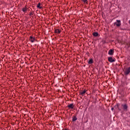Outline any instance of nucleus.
Listing matches in <instances>:
<instances>
[{
  "label": "nucleus",
  "instance_id": "f257e3e1",
  "mask_svg": "<svg viewBox=\"0 0 130 130\" xmlns=\"http://www.w3.org/2000/svg\"><path fill=\"white\" fill-rule=\"evenodd\" d=\"M124 75L125 76H128L130 73V67L124 68L123 70Z\"/></svg>",
  "mask_w": 130,
  "mask_h": 130
},
{
  "label": "nucleus",
  "instance_id": "f03ea898",
  "mask_svg": "<svg viewBox=\"0 0 130 130\" xmlns=\"http://www.w3.org/2000/svg\"><path fill=\"white\" fill-rule=\"evenodd\" d=\"M114 26H115V25H116V26L117 27H120V26L121 25V22L120 21V20H117L116 22L114 23Z\"/></svg>",
  "mask_w": 130,
  "mask_h": 130
},
{
  "label": "nucleus",
  "instance_id": "7ed1b4c3",
  "mask_svg": "<svg viewBox=\"0 0 130 130\" xmlns=\"http://www.w3.org/2000/svg\"><path fill=\"white\" fill-rule=\"evenodd\" d=\"M108 60L109 62H114L115 61V58H112V57H109Z\"/></svg>",
  "mask_w": 130,
  "mask_h": 130
},
{
  "label": "nucleus",
  "instance_id": "20e7f679",
  "mask_svg": "<svg viewBox=\"0 0 130 130\" xmlns=\"http://www.w3.org/2000/svg\"><path fill=\"white\" fill-rule=\"evenodd\" d=\"M67 107L69 108V109H74L75 108V105H74V104H69Z\"/></svg>",
  "mask_w": 130,
  "mask_h": 130
},
{
  "label": "nucleus",
  "instance_id": "39448f33",
  "mask_svg": "<svg viewBox=\"0 0 130 130\" xmlns=\"http://www.w3.org/2000/svg\"><path fill=\"white\" fill-rule=\"evenodd\" d=\"M35 40H36V39H35V38L32 37V36H30L29 37V41L31 42V43H33V42H35Z\"/></svg>",
  "mask_w": 130,
  "mask_h": 130
},
{
  "label": "nucleus",
  "instance_id": "423d86ee",
  "mask_svg": "<svg viewBox=\"0 0 130 130\" xmlns=\"http://www.w3.org/2000/svg\"><path fill=\"white\" fill-rule=\"evenodd\" d=\"M54 33L56 34H60V33H61V29H59L58 28L55 29L54 30Z\"/></svg>",
  "mask_w": 130,
  "mask_h": 130
},
{
  "label": "nucleus",
  "instance_id": "0eeeda50",
  "mask_svg": "<svg viewBox=\"0 0 130 130\" xmlns=\"http://www.w3.org/2000/svg\"><path fill=\"white\" fill-rule=\"evenodd\" d=\"M114 53V50L113 49L109 50L108 52V54H109V55H113Z\"/></svg>",
  "mask_w": 130,
  "mask_h": 130
},
{
  "label": "nucleus",
  "instance_id": "6e6552de",
  "mask_svg": "<svg viewBox=\"0 0 130 130\" xmlns=\"http://www.w3.org/2000/svg\"><path fill=\"white\" fill-rule=\"evenodd\" d=\"M85 94H86V89H84L82 91H80V95H81V96H84Z\"/></svg>",
  "mask_w": 130,
  "mask_h": 130
},
{
  "label": "nucleus",
  "instance_id": "1a4fd4ad",
  "mask_svg": "<svg viewBox=\"0 0 130 130\" xmlns=\"http://www.w3.org/2000/svg\"><path fill=\"white\" fill-rule=\"evenodd\" d=\"M76 120H78V118L77 117V116H73L72 117V121L74 122V121H76Z\"/></svg>",
  "mask_w": 130,
  "mask_h": 130
},
{
  "label": "nucleus",
  "instance_id": "9d476101",
  "mask_svg": "<svg viewBox=\"0 0 130 130\" xmlns=\"http://www.w3.org/2000/svg\"><path fill=\"white\" fill-rule=\"evenodd\" d=\"M27 10H28V8H27V5L25 6L24 8H22V11L25 13V12H27Z\"/></svg>",
  "mask_w": 130,
  "mask_h": 130
},
{
  "label": "nucleus",
  "instance_id": "9b49d317",
  "mask_svg": "<svg viewBox=\"0 0 130 130\" xmlns=\"http://www.w3.org/2000/svg\"><path fill=\"white\" fill-rule=\"evenodd\" d=\"M93 36H94V37H97L99 35V34H98V32H94L92 33Z\"/></svg>",
  "mask_w": 130,
  "mask_h": 130
},
{
  "label": "nucleus",
  "instance_id": "f8f14e48",
  "mask_svg": "<svg viewBox=\"0 0 130 130\" xmlns=\"http://www.w3.org/2000/svg\"><path fill=\"white\" fill-rule=\"evenodd\" d=\"M37 8H38V9H42V6H41V3H39L37 6Z\"/></svg>",
  "mask_w": 130,
  "mask_h": 130
},
{
  "label": "nucleus",
  "instance_id": "ddd939ff",
  "mask_svg": "<svg viewBox=\"0 0 130 130\" xmlns=\"http://www.w3.org/2000/svg\"><path fill=\"white\" fill-rule=\"evenodd\" d=\"M122 106L123 107L124 110H127V105L126 104L122 105Z\"/></svg>",
  "mask_w": 130,
  "mask_h": 130
},
{
  "label": "nucleus",
  "instance_id": "4468645a",
  "mask_svg": "<svg viewBox=\"0 0 130 130\" xmlns=\"http://www.w3.org/2000/svg\"><path fill=\"white\" fill-rule=\"evenodd\" d=\"M94 62V61L93 60V59H90L88 62V64H92Z\"/></svg>",
  "mask_w": 130,
  "mask_h": 130
},
{
  "label": "nucleus",
  "instance_id": "2eb2a0df",
  "mask_svg": "<svg viewBox=\"0 0 130 130\" xmlns=\"http://www.w3.org/2000/svg\"><path fill=\"white\" fill-rule=\"evenodd\" d=\"M29 16H34V12H30L29 14Z\"/></svg>",
  "mask_w": 130,
  "mask_h": 130
},
{
  "label": "nucleus",
  "instance_id": "dca6fc26",
  "mask_svg": "<svg viewBox=\"0 0 130 130\" xmlns=\"http://www.w3.org/2000/svg\"><path fill=\"white\" fill-rule=\"evenodd\" d=\"M88 0H81L82 2H83V3H86V4H87L88 2H87Z\"/></svg>",
  "mask_w": 130,
  "mask_h": 130
},
{
  "label": "nucleus",
  "instance_id": "f3484780",
  "mask_svg": "<svg viewBox=\"0 0 130 130\" xmlns=\"http://www.w3.org/2000/svg\"><path fill=\"white\" fill-rule=\"evenodd\" d=\"M117 107L118 109H119V105L118 104L117 105Z\"/></svg>",
  "mask_w": 130,
  "mask_h": 130
},
{
  "label": "nucleus",
  "instance_id": "a211bd4d",
  "mask_svg": "<svg viewBox=\"0 0 130 130\" xmlns=\"http://www.w3.org/2000/svg\"><path fill=\"white\" fill-rule=\"evenodd\" d=\"M127 45H128L127 48H129L130 45H129V44H127Z\"/></svg>",
  "mask_w": 130,
  "mask_h": 130
},
{
  "label": "nucleus",
  "instance_id": "6ab92c4d",
  "mask_svg": "<svg viewBox=\"0 0 130 130\" xmlns=\"http://www.w3.org/2000/svg\"><path fill=\"white\" fill-rule=\"evenodd\" d=\"M120 30H125V29H124V28H120Z\"/></svg>",
  "mask_w": 130,
  "mask_h": 130
},
{
  "label": "nucleus",
  "instance_id": "aec40b11",
  "mask_svg": "<svg viewBox=\"0 0 130 130\" xmlns=\"http://www.w3.org/2000/svg\"><path fill=\"white\" fill-rule=\"evenodd\" d=\"M113 109H114V108H111V110H113Z\"/></svg>",
  "mask_w": 130,
  "mask_h": 130
},
{
  "label": "nucleus",
  "instance_id": "412c9836",
  "mask_svg": "<svg viewBox=\"0 0 130 130\" xmlns=\"http://www.w3.org/2000/svg\"><path fill=\"white\" fill-rule=\"evenodd\" d=\"M129 23L130 24V20L129 21Z\"/></svg>",
  "mask_w": 130,
  "mask_h": 130
}]
</instances>
